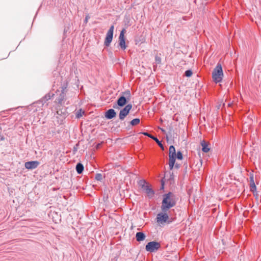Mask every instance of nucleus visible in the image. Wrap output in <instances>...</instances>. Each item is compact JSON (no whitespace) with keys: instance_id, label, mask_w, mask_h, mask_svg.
I'll list each match as a JSON object with an SVG mask.
<instances>
[{"instance_id":"1","label":"nucleus","mask_w":261,"mask_h":261,"mask_svg":"<svg viewBox=\"0 0 261 261\" xmlns=\"http://www.w3.org/2000/svg\"><path fill=\"white\" fill-rule=\"evenodd\" d=\"M178 200L177 196L172 192L163 195V199L161 206V210H169L174 207Z\"/></svg>"},{"instance_id":"10","label":"nucleus","mask_w":261,"mask_h":261,"mask_svg":"<svg viewBox=\"0 0 261 261\" xmlns=\"http://www.w3.org/2000/svg\"><path fill=\"white\" fill-rule=\"evenodd\" d=\"M126 31L125 29H122L119 37V45L122 50H125L127 47L125 45V40L124 37V33Z\"/></svg>"},{"instance_id":"16","label":"nucleus","mask_w":261,"mask_h":261,"mask_svg":"<svg viewBox=\"0 0 261 261\" xmlns=\"http://www.w3.org/2000/svg\"><path fill=\"white\" fill-rule=\"evenodd\" d=\"M200 144L202 146V151L203 152L207 153L210 151V148L208 147L209 143L208 142L202 140L201 141Z\"/></svg>"},{"instance_id":"14","label":"nucleus","mask_w":261,"mask_h":261,"mask_svg":"<svg viewBox=\"0 0 261 261\" xmlns=\"http://www.w3.org/2000/svg\"><path fill=\"white\" fill-rule=\"evenodd\" d=\"M249 180H250V190L252 192H255V190H256V187L255 184V182L254 180V176L253 174L250 173L249 175Z\"/></svg>"},{"instance_id":"8","label":"nucleus","mask_w":261,"mask_h":261,"mask_svg":"<svg viewBox=\"0 0 261 261\" xmlns=\"http://www.w3.org/2000/svg\"><path fill=\"white\" fill-rule=\"evenodd\" d=\"M114 29V27L113 25H112L110 27L108 32L107 33L106 37L104 41V45L107 47H109L110 45V44L112 41Z\"/></svg>"},{"instance_id":"27","label":"nucleus","mask_w":261,"mask_h":261,"mask_svg":"<svg viewBox=\"0 0 261 261\" xmlns=\"http://www.w3.org/2000/svg\"><path fill=\"white\" fill-rule=\"evenodd\" d=\"M174 165L175 164H174L169 163V169H170V170H172L173 169Z\"/></svg>"},{"instance_id":"13","label":"nucleus","mask_w":261,"mask_h":261,"mask_svg":"<svg viewBox=\"0 0 261 261\" xmlns=\"http://www.w3.org/2000/svg\"><path fill=\"white\" fill-rule=\"evenodd\" d=\"M116 115V113L113 109H109L105 113V117L108 119H112Z\"/></svg>"},{"instance_id":"11","label":"nucleus","mask_w":261,"mask_h":261,"mask_svg":"<svg viewBox=\"0 0 261 261\" xmlns=\"http://www.w3.org/2000/svg\"><path fill=\"white\" fill-rule=\"evenodd\" d=\"M39 164L37 161H29L25 163L24 167L27 169L33 170L37 168Z\"/></svg>"},{"instance_id":"20","label":"nucleus","mask_w":261,"mask_h":261,"mask_svg":"<svg viewBox=\"0 0 261 261\" xmlns=\"http://www.w3.org/2000/svg\"><path fill=\"white\" fill-rule=\"evenodd\" d=\"M84 114H85V112L84 111H83L82 109H80L76 113V118L77 119H79Z\"/></svg>"},{"instance_id":"21","label":"nucleus","mask_w":261,"mask_h":261,"mask_svg":"<svg viewBox=\"0 0 261 261\" xmlns=\"http://www.w3.org/2000/svg\"><path fill=\"white\" fill-rule=\"evenodd\" d=\"M140 120L139 118H135L133 119L130 122V124L132 126H135L140 123Z\"/></svg>"},{"instance_id":"30","label":"nucleus","mask_w":261,"mask_h":261,"mask_svg":"<svg viewBox=\"0 0 261 261\" xmlns=\"http://www.w3.org/2000/svg\"><path fill=\"white\" fill-rule=\"evenodd\" d=\"M89 17L88 15H87L85 17V22L87 23L88 22V19H89Z\"/></svg>"},{"instance_id":"35","label":"nucleus","mask_w":261,"mask_h":261,"mask_svg":"<svg viewBox=\"0 0 261 261\" xmlns=\"http://www.w3.org/2000/svg\"><path fill=\"white\" fill-rule=\"evenodd\" d=\"M164 182L163 181H162V188H164Z\"/></svg>"},{"instance_id":"36","label":"nucleus","mask_w":261,"mask_h":261,"mask_svg":"<svg viewBox=\"0 0 261 261\" xmlns=\"http://www.w3.org/2000/svg\"><path fill=\"white\" fill-rule=\"evenodd\" d=\"M161 130H162V132H165V130H164V129H161Z\"/></svg>"},{"instance_id":"29","label":"nucleus","mask_w":261,"mask_h":261,"mask_svg":"<svg viewBox=\"0 0 261 261\" xmlns=\"http://www.w3.org/2000/svg\"><path fill=\"white\" fill-rule=\"evenodd\" d=\"M67 116V114L66 113H63V115L62 116V119H65Z\"/></svg>"},{"instance_id":"3","label":"nucleus","mask_w":261,"mask_h":261,"mask_svg":"<svg viewBox=\"0 0 261 261\" xmlns=\"http://www.w3.org/2000/svg\"><path fill=\"white\" fill-rule=\"evenodd\" d=\"M138 185L142 191L147 195L149 199L152 198L154 196V191L151 185L144 179H141L138 181Z\"/></svg>"},{"instance_id":"15","label":"nucleus","mask_w":261,"mask_h":261,"mask_svg":"<svg viewBox=\"0 0 261 261\" xmlns=\"http://www.w3.org/2000/svg\"><path fill=\"white\" fill-rule=\"evenodd\" d=\"M54 94H51L49 93H47L42 99L38 100L37 103H41L42 106H43L46 101L50 99L54 96Z\"/></svg>"},{"instance_id":"26","label":"nucleus","mask_w":261,"mask_h":261,"mask_svg":"<svg viewBox=\"0 0 261 261\" xmlns=\"http://www.w3.org/2000/svg\"><path fill=\"white\" fill-rule=\"evenodd\" d=\"M161 58L158 56L155 57V61L156 64H160L161 63Z\"/></svg>"},{"instance_id":"31","label":"nucleus","mask_w":261,"mask_h":261,"mask_svg":"<svg viewBox=\"0 0 261 261\" xmlns=\"http://www.w3.org/2000/svg\"><path fill=\"white\" fill-rule=\"evenodd\" d=\"M174 167H175V168L178 169L180 167V165L178 164H175L174 165Z\"/></svg>"},{"instance_id":"2","label":"nucleus","mask_w":261,"mask_h":261,"mask_svg":"<svg viewBox=\"0 0 261 261\" xmlns=\"http://www.w3.org/2000/svg\"><path fill=\"white\" fill-rule=\"evenodd\" d=\"M67 86L68 84L66 83L61 87L60 90H58L56 91L58 96L56 99V102L61 106L69 103V101H67Z\"/></svg>"},{"instance_id":"22","label":"nucleus","mask_w":261,"mask_h":261,"mask_svg":"<svg viewBox=\"0 0 261 261\" xmlns=\"http://www.w3.org/2000/svg\"><path fill=\"white\" fill-rule=\"evenodd\" d=\"M169 163L175 164V160H176V155H169Z\"/></svg>"},{"instance_id":"23","label":"nucleus","mask_w":261,"mask_h":261,"mask_svg":"<svg viewBox=\"0 0 261 261\" xmlns=\"http://www.w3.org/2000/svg\"><path fill=\"white\" fill-rule=\"evenodd\" d=\"M183 156L182 152L180 151H178L177 153H176V159L181 160Z\"/></svg>"},{"instance_id":"37","label":"nucleus","mask_w":261,"mask_h":261,"mask_svg":"<svg viewBox=\"0 0 261 261\" xmlns=\"http://www.w3.org/2000/svg\"><path fill=\"white\" fill-rule=\"evenodd\" d=\"M156 67V66L153 65V67H154V68H155V67Z\"/></svg>"},{"instance_id":"18","label":"nucleus","mask_w":261,"mask_h":261,"mask_svg":"<svg viewBox=\"0 0 261 261\" xmlns=\"http://www.w3.org/2000/svg\"><path fill=\"white\" fill-rule=\"evenodd\" d=\"M84 167L83 165L81 163H78L75 167L76 171L78 174H81L84 170Z\"/></svg>"},{"instance_id":"4","label":"nucleus","mask_w":261,"mask_h":261,"mask_svg":"<svg viewBox=\"0 0 261 261\" xmlns=\"http://www.w3.org/2000/svg\"><path fill=\"white\" fill-rule=\"evenodd\" d=\"M122 94L123 95H121L118 98L117 100V104L113 106L114 108L118 109V107H123L130 99L131 97V93L129 90H127L123 92Z\"/></svg>"},{"instance_id":"5","label":"nucleus","mask_w":261,"mask_h":261,"mask_svg":"<svg viewBox=\"0 0 261 261\" xmlns=\"http://www.w3.org/2000/svg\"><path fill=\"white\" fill-rule=\"evenodd\" d=\"M223 76L222 68L220 64H218L212 72L214 81L217 83L222 81Z\"/></svg>"},{"instance_id":"7","label":"nucleus","mask_w":261,"mask_h":261,"mask_svg":"<svg viewBox=\"0 0 261 261\" xmlns=\"http://www.w3.org/2000/svg\"><path fill=\"white\" fill-rule=\"evenodd\" d=\"M161 247V245L159 242L156 241H151L148 242L146 246L145 249L149 252H154L157 251Z\"/></svg>"},{"instance_id":"25","label":"nucleus","mask_w":261,"mask_h":261,"mask_svg":"<svg viewBox=\"0 0 261 261\" xmlns=\"http://www.w3.org/2000/svg\"><path fill=\"white\" fill-rule=\"evenodd\" d=\"M192 74V71L191 70H187L185 72V75L187 77H190Z\"/></svg>"},{"instance_id":"6","label":"nucleus","mask_w":261,"mask_h":261,"mask_svg":"<svg viewBox=\"0 0 261 261\" xmlns=\"http://www.w3.org/2000/svg\"><path fill=\"white\" fill-rule=\"evenodd\" d=\"M162 212L158 214L156 216V222L160 224L167 223L170 224L172 222L171 220H169V216L168 214L169 210H161Z\"/></svg>"},{"instance_id":"9","label":"nucleus","mask_w":261,"mask_h":261,"mask_svg":"<svg viewBox=\"0 0 261 261\" xmlns=\"http://www.w3.org/2000/svg\"><path fill=\"white\" fill-rule=\"evenodd\" d=\"M132 108V104H127L124 108L120 110L119 117L121 120H123L126 116L129 114V111Z\"/></svg>"},{"instance_id":"28","label":"nucleus","mask_w":261,"mask_h":261,"mask_svg":"<svg viewBox=\"0 0 261 261\" xmlns=\"http://www.w3.org/2000/svg\"><path fill=\"white\" fill-rule=\"evenodd\" d=\"M252 193L253 194V195L254 196H255L256 198H257V197L258 196V194L257 192H256V190H255V192H254H254H252Z\"/></svg>"},{"instance_id":"12","label":"nucleus","mask_w":261,"mask_h":261,"mask_svg":"<svg viewBox=\"0 0 261 261\" xmlns=\"http://www.w3.org/2000/svg\"><path fill=\"white\" fill-rule=\"evenodd\" d=\"M142 134H143L144 136L148 137L149 138L152 139V140H154V141L158 144V145L161 147V148L162 150L164 149L163 145L162 144L161 141H160L157 138V137H155V136H154L149 134L147 132H143V133H142Z\"/></svg>"},{"instance_id":"32","label":"nucleus","mask_w":261,"mask_h":261,"mask_svg":"<svg viewBox=\"0 0 261 261\" xmlns=\"http://www.w3.org/2000/svg\"><path fill=\"white\" fill-rule=\"evenodd\" d=\"M62 113V110H59L57 111V114L58 115H61Z\"/></svg>"},{"instance_id":"33","label":"nucleus","mask_w":261,"mask_h":261,"mask_svg":"<svg viewBox=\"0 0 261 261\" xmlns=\"http://www.w3.org/2000/svg\"><path fill=\"white\" fill-rule=\"evenodd\" d=\"M4 139H5L4 137V136H2V137H1V141H3V140H4Z\"/></svg>"},{"instance_id":"19","label":"nucleus","mask_w":261,"mask_h":261,"mask_svg":"<svg viewBox=\"0 0 261 261\" xmlns=\"http://www.w3.org/2000/svg\"><path fill=\"white\" fill-rule=\"evenodd\" d=\"M169 155H176V150L173 145H171L169 147Z\"/></svg>"},{"instance_id":"34","label":"nucleus","mask_w":261,"mask_h":261,"mask_svg":"<svg viewBox=\"0 0 261 261\" xmlns=\"http://www.w3.org/2000/svg\"><path fill=\"white\" fill-rule=\"evenodd\" d=\"M173 176V174L172 173V174L170 175V179H171Z\"/></svg>"},{"instance_id":"24","label":"nucleus","mask_w":261,"mask_h":261,"mask_svg":"<svg viewBox=\"0 0 261 261\" xmlns=\"http://www.w3.org/2000/svg\"><path fill=\"white\" fill-rule=\"evenodd\" d=\"M95 179L98 181H101L102 180V175L100 173H97L95 175Z\"/></svg>"},{"instance_id":"17","label":"nucleus","mask_w":261,"mask_h":261,"mask_svg":"<svg viewBox=\"0 0 261 261\" xmlns=\"http://www.w3.org/2000/svg\"><path fill=\"white\" fill-rule=\"evenodd\" d=\"M146 236L143 232H137L136 234V240L138 242H141L145 240Z\"/></svg>"}]
</instances>
